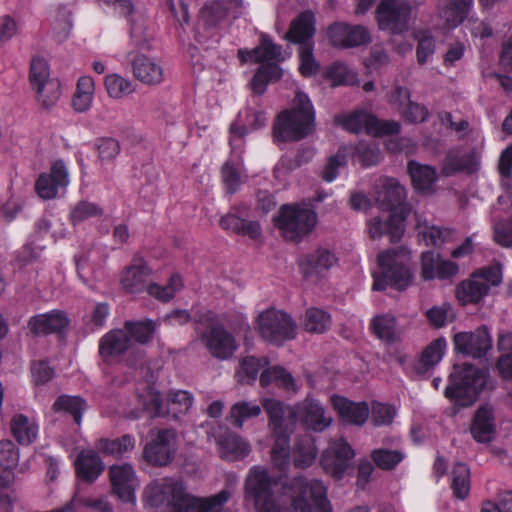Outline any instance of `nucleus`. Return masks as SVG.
Here are the masks:
<instances>
[{"label":"nucleus","instance_id":"6e6d98bb","mask_svg":"<svg viewBox=\"0 0 512 512\" xmlns=\"http://www.w3.org/2000/svg\"><path fill=\"white\" fill-rule=\"evenodd\" d=\"M36 92V99L44 109L53 108L61 98L62 85L58 79L46 82L33 89Z\"/></svg>","mask_w":512,"mask_h":512},{"label":"nucleus","instance_id":"338daca9","mask_svg":"<svg viewBox=\"0 0 512 512\" xmlns=\"http://www.w3.org/2000/svg\"><path fill=\"white\" fill-rule=\"evenodd\" d=\"M396 408L389 404L373 402L371 407V418L375 426L390 425L396 416Z\"/></svg>","mask_w":512,"mask_h":512},{"label":"nucleus","instance_id":"6ab92c4d","mask_svg":"<svg viewBox=\"0 0 512 512\" xmlns=\"http://www.w3.org/2000/svg\"><path fill=\"white\" fill-rule=\"evenodd\" d=\"M326 34L330 44L341 49L366 45L371 41L370 33L366 27L344 22H335L329 25Z\"/></svg>","mask_w":512,"mask_h":512},{"label":"nucleus","instance_id":"8fccbe9b","mask_svg":"<svg viewBox=\"0 0 512 512\" xmlns=\"http://www.w3.org/2000/svg\"><path fill=\"white\" fill-rule=\"evenodd\" d=\"M416 220L419 237L427 246L439 247L446 242L449 235L448 230H441L439 227L430 225L427 220L418 215H416Z\"/></svg>","mask_w":512,"mask_h":512},{"label":"nucleus","instance_id":"774afa93","mask_svg":"<svg viewBox=\"0 0 512 512\" xmlns=\"http://www.w3.org/2000/svg\"><path fill=\"white\" fill-rule=\"evenodd\" d=\"M19 461V450L16 445L8 439L0 441V467L13 469Z\"/></svg>","mask_w":512,"mask_h":512},{"label":"nucleus","instance_id":"c9c22d12","mask_svg":"<svg viewBox=\"0 0 512 512\" xmlns=\"http://www.w3.org/2000/svg\"><path fill=\"white\" fill-rule=\"evenodd\" d=\"M408 170L413 186L418 192L425 194L433 192L437 180V173L433 167L412 160L408 163Z\"/></svg>","mask_w":512,"mask_h":512},{"label":"nucleus","instance_id":"13d9d810","mask_svg":"<svg viewBox=\"0 0 512 512\" xmlns=\"http://www.w3.org/2000/svg\"><path fill=\"white\" fill-rule=\"evenodd\" d=\"M246 125H241V115L230 125L229 144L231 147V156L229 158L240 160L244 152L245 136L248 134Z\"/></svg>","mask_w":512,"mask_h":512},{"label":"nucleus","instance_id":"f257e3e1","mask_svg":"<svg viewBox=\"0 0 512 512\" xmlns=\"http://www.w3.org/2000/svg\"><path fill=\"white\" fill-rule=\"evenodd\" d=\"M273 482L263 467H254L246 481V498L257 512H332L327 487L318 479L295 477L276 498Z\"/></svg>","mask_w":512,"mask_h":512},{"label":"nucleus","instance_id":"393cba45","mask_svg":"<svg viewBox=\"0 0 512 512\" xmlns=\"http://www.w3.org/2000/svg\"><path fill=\"white\" fill-rule=\"evenodd\" d=\"M238 57L242 63H261V65H278L286 59L282 47L263 35L260 45L248 50L239 49Z\"/></svg>","mask_w":512,"mask_h":512},{"label":"nucleus","instance_id":"09e8293b","mask_svg":"<svg viewBox=\"0 0 512 512\" xmlns=\"http://www.w3.org/2000/svg\"><path fill=\"white\" fill-rule=\"evenodd\" d=\"M184 286L183 280L179 274H173L167 285H159L157 283H150L146 287L147 293L161 301L168 302L174 298L175 294L179 292Z\"/></svg>","mask_w":512,"mask_h":512},{"label":"nucleus","instance_id":"dca6fc26","mask_svg":"<svg viewBox=\"0 0 512 512\" xmlns=\"http://www.w3.org/2000/svg\"><path fill=\"white\" fill-rule=\"evenodd\" d=\"M151 439L146 444L143 454L145 459L157 466L169 464L177 450V435L174 430L163 429L150 433Z\"/></svg>","mask_w":512,"mask_h":512},{"label":"nucleus","instance_id":"a19ab883","mask_svg":"<svg viewBox=\"0 0 512 512\" xmlns=\"http://www.w3.org/2000/svg\"><path fill=\"white\" fill-rule=\"evenodd\" d=\"M137 398L143 410L149 412L152 417L165 415L161 395L155 387L148 384H141V387L138 388Z\"/></svg>","mask_w":512,"mask_h":512},{"label":"nucleus","instance_id":"4be33fe9","mask_svg":"<svg viewBox=\"0 0 512 512\" xmlns=\"http://www.w3.org/2000/svg\"><path fill=\"white\" fill-rule=\"evenodd\" d=\"M113 492L124 502L135 503V490L139 480L133 467L128 464L113 465L109 468Z\"/></svg>","mask_w":512,"mask_h":512},{"label":"nucleus","instance_id":"7ed1b4c3","mask_svg":"<svg viewBox=\"0 0 512 512\" xmlns=\"http://www.w3.org/2000/svg\"><path fill=\"white\" fill-rule=\"evenodd\" d=\"M262 405L268 415V427L275 437L271 462L280 471H286L290 465V434L297 420L291 416L295 406L286 407L283 402L271 398H264Z\"/></svg>","mask_w":512,"mask_h":512},{"label":"nucleus","instance_id":"0eeeda50","mask_svg":"<svg viewBox=\"0 0 512 512\" xmlns=\"http://www.w3.org/2000/svg\"><path fill=\"white\" fill-rule=\"evenodd\" d=\"M268 365L269 360L266 357H244L240 362V370L236 373V377L240 382H253L256 380L259 371L263 369L259 378L262 387L276 383L277 386L288 392L296 393L298 391L294 377L286 369L281 366L267 367Z\"/></svg>","mask_w":512,"mask_h":512},{"label":"nucleus","instance_id":"72a5a7b5","mask_svg":"<svg viewBox=\"0 0 512 512\" xmlns=\"http://www.w3.org/2000/svg\"><path fill=\"white\" fill-rule=\"evenodd\" d=\"M447 347L444 338L433 340L421 353L420 358L414 363V371L417 375H424L433 369L443 358Z\"/></svg>","mask_w":512,"mask_h":512},{"label":"nucleus","instance_id":"f3484780","mask_svg":"<svg viewBox=\"0 0 512 512\" xmlns=\"http://www.w3.org/2000/svg\"><path fill=\"white\" fill-rule=\"evenodd\" d=\"M355 453L352 447L342 438L331 441L321 455L320 464L323 469L336 479H341L351 467Z\"/></svg>","mask_w":512,"mask_h":512},{"label":"nucleus","instance_id":"c85d7f7f","mask_svg":"<svg viewBox=\"0 0 512 512\" xmlns=\"http://www.w3.org/2000/svg\"><path fill=\"white\" fill-rule=\"evenodd\" d=\"M477 165L478 160L475 153L455 148L447 152L442 162L441 173L445 176L459 172L471 173L476 170Z\"/></svg>","mask_w":512,"mask_h":512},{"label":"nucleus","instance_id":"f704fd0d","mask_svg":"<svg viewBox=\"0 0 512 512\" xmlns=\"http://www.w3.org/2000/svg\"><path fill=\"white\" fill-rule=\"evenodd\" d=\"M473 438L477 442H490L495 434L493 409L486 405L478 409L471 427Z\"/></svg>","mask_w":512,"mask_h":512},{"label":"nucleus","instance_id":"c03bdc74","mask_svg":"<svg viewBox=\"0 0 512 512\" xmlns=\"http://www.w3.org/2000/svg\"><path fill=\"white\" fill-rule=\"evenodd\" d=\"M370 326L380 340L389 344L396 341V318L393 315H377L371 320Z\"/></svg>","mask_w":512,"mask_h":512},{"label":"nucleus","instance_id":"bf43d9fd","mask_svg":"<svg viewBox=\"0 0 512 512\" xmlns=\"http://www.w3.org/2000/svg\"><path fill=\"white\" fill-rule=\"evenodd\" d=\"M451 486L455 496L465 499L470 491V470L464 463H458L452 470Z\"/></svg>","mask_w":512,"mask_h":512},{"label":"nucleus","instance_id":"4468645a","mask_svg":"<svg viewBox=\"0 0 512 512\" xmlns=\"http://www.w3.org/2000/svg\"><path fill=\"white\" fill-rule=\"evenodd\" d=\"M411 207L402 206L399 212L381 211L380 215L367 221L368 234L372 239H379L388 234L392 242L398 241L405 231V221Z\"/></svg>","mask_w":512,"mask_h":512},{"label":"nucleus","instance_id":"9b49d317","mask_svg":"<svg viewBox=\"0 0 512 512\" xmlns=\"http://www.w3.org/2000/svg\"><path fill=\"white\" fill-rule=\"evenodd\" d=\"M418 6L416 0H381L376 10L379 29L393 34L407 31Z\"/></svg>","mask_w":512,"mask_h":512},{"label":"nucleus","instance_id":"5fc2aeb1","mask_svg":"<svg viewBox=\"0 0 512 512\" xmlns=\"http://www.w3.org/2000/svg\"><path fill=\"white\" fill-rule=\"evenodd\" d=\"M317 455V447L311 437L298 441L293 449V463L298 468L311 466Z\"/></svg>","mask_w":512,"mask_h":512},{"label":"nucleus","instance_id":"c756f323","mask_svg":"<svg viewBox=\"0 0 512 512\" xmlns=\"http://www.w3.org/2000/svg\"><path fill=\"white\" fill-rule=\"evenodd\" d=\"M150 275L151 269L147 263L141 258L134 259L133 264L122 273L121 286L128 293H140L146 290L147 279Z\"/></svg>","mask_w":512,"mask_h":512},{"label":"nucleus","instance_id":"a211bd4d","mask_svg":"<svg viewBox=\"0 0 512 512\" xmlns=\"http://www.w3.org/2000/svg\"><path fill=\"white\" fill-rule=\"evenodd\" d=\"M291 416L297 417L306 429L314 432H322L332 424V417L321 402L310 396L295 405Z\"/></svg>","mask_w":512,"mask_h":512},{"label":"nucleus","instance_id":"a18cd8bd","mask_svg":"<svg viewBox=\"0 0 512 512\" xmlns=\"http://www.w3.org/2000/svg\"><path fill=\"white\" fill-rule=\"evenodd\" d=\"M157 328L156 322L147 319L143 321H126L123 329L130 337L140 344H146L151 340Z\"/></svg>","mask_w":512,"mask_h":512},{"label":"nucleus","instance_id":"5701e85b","mask_svg":"<svg viewBox=\"0 0 512 512\" xmlns=\"http://www.w3.org/2000/svg\"><path fill=\"white\" fill-rule=\"evenodd\" d=\"M472 2L473 0H440L434 29L446 34L456 28L467 16Z\"/></svg>","mask_w":512,"mask_h":512},{"label":"nucleus","instance_id":"de8ad7c7","mask_svg":"<svg viewBox=\"0 0 512 512\" xmlns=\"http://www.w3.org/2000/svg\"><path fill=\"white\" fill-rule=\"evenodd\" d=\"M104 85L108 96L112 99H123L135 91L134 83L117 73L105 76Z\"/></svg>","mask_w":512,"mask_h":512},{"label":"nucleus","instance_id":"4d7b16f0","mask_svg":"<svg viewBox=\"0 0 512 512\" xmlns=\"http://www.w3.org/2000/svg\"><path fill=\"white\" fill-rule=\"evenodd\" d=\"M283 76V69L278 65H261L251 81L256 95H262L269 81L278 80Z\"/></svg>","mask_w":512,"mask_h":512},{"label":"nucleus","instance_id":"cd10ccee","mask_svg":"<svg viewBox=\"0 0 512 512\" xmlns=\"http://www.w3.org/2000/svg\"><path fill=\"white\" fill-rule=\"evenodd\" d=\"M331 403L341 420L347 424L363 426L368 420L370 408L364 401L353 402L345 397L333 395Z\"/></svg>","mask_w":512,"mask_h":512},{"label":"nucleus","instance_id":"2f4dec72","mask_svg":"<svg viewBox=\"0 0 512 512\" xmlns=\"http://www.w3.org/2000/svg\"><path fill=\"white\" fill-rule=\"evenodd\" d=\"M131 347V339L124 329H113L99 340V355L105 361L125 353Z\"/></svg>","mask_w":512,"mask_h":512},{"label":"nucleus","instance_id":"4c0bfd02","mask_svg":"<svg viewBox=\"0 0 512 512\" xmlns=\"http://www.w3.org/2000/svg\"><path fill=\"white\" fill-rule=\"evenodd\" d=\"M10 430L19 444L29 445L37 438L39 427L33 418L15 414L10 421Z\"/></svg>","mask_w":512,"mask_h":512},{"label":"nucleus","instance_id":"680f3d73","mask_svg":"<svg viewBox=\"0 0 512 512\" xmlns=\"http://www.w3.org/2000/svg\"><path fill=\"white\" fill-rule=\"evenodd\" d=\"M327 78L333 86L352 85L357 81L356 73L346 64L336 62L327 71Z\"/></svg>","mask_w":512,"mask_h":512},{"label":"nucleus","instance_id":"0e129e2a","mask_svg":"<svg viewBox=\"0 0 512 512\" xmlns=\"http://www.w3.org/2000/svg\"><path fill=\"white\" fill-rule=\"evenodd\" d=\"M299 71L305 77L315 75L319 70V63L315 59L312 44H304L299 47Z\"/></svg>","mask_w":512,"mask_h":512},{"label":"nucleus","instance_id":"ddd939ff","mask_svg":"<svg viewBox=\"0 0 512 512\" xmlns=\"http://www.w3.org/2000/svg\"><path fill=\"white\" fill-rule=\"evenodd\" d=\"M344 129L352 133L365 132L372 136L393 135L400 131V124L396 121H379L373 115L364 111H355L342 118L336 117Z\"/></svg>","mask_w":512,"mask_h":512},{"label":"nucleus","instance_id":"603ef678","mask_svg":"<svg viewBox=\"0 0 512 512\" xmlns=\"http://www.w3.org/2000/svg\"><path fill=\"white\" fill-rule=\"evenodd\" d=\"M104 215V209L94 202H89L86 200L80 201L75 204L69 213V220L71 223L76 226L85 221L100 218Z\"/></svg>","mask_w":512,"mask_h":512},{"label":"nucleus","instance_id":"3c124183","mask_svg":"<svg viewBox=\"0 0 512 512\" xmlns=\"http://www.w3.org/2000/svg\"><path fill=\"white\" fill-rule=\"evenodd\" d=\"M243 159L237 160L229 158L222 166L221 177L226 191L234 194L242 184Z\"/></svg>","mask_w":512,"mask_h":512},{"label":"nucleus","instance_id":"69168bd1","mask_svg":"<svg viewBox=\"0 0 512 512\" xmlns=\"http://www.w3.org/2000/svg\"><path fill=\"white\" fill-rule=\"evenodd\" d=\"M372 459L379 468L390 470L404 459V454L398 450L377 449L372 452Z\"/></svg>","mask_w":512,"mask_h":512},{"label":"nucleus","instance_id":"6e6552de","mask_svg":"<svg viewBox=\"0 0 512 512\" xmlns=\"http://www.w3.org/2000/svg\"><path fill=\"white\" fill-rule=\"evenodd\" d=\"M318 222L317 213L306 205L281 206L275 225L284 238L298 242L313 232Z\"/></svg>","mask_w":512,"mask_h":512},{"label":"nucleus","instance_id":"58836bf2","mask_svg":"<svg viewBox=\"0 0 512 512\" xmlns=\"http://www.w3.org/2000/svg\"><path fill=\"white\" fill-rule=\"evenodd\" d=\"M216 441L222 458L227 460L244 458L251 451L250 445L233 433H227L225 436L219 437Z\"/></svg>","mask_w":512,"mask_h":512},{"label":"nucleus","instance_id":"2eb2a0df","mask_svg":"<svg viewBox=\"0 0 512 512\" xmlns=\"http://www.w3.org/2000/svg\"><path fill=\"white\" fill-rule=\"evenodd\" d=\"M371 197L381 211L399 212L402 206L411 207L405 202V187L396 178L379 177L373 185Z\"/></svg>","mask_w":512,"mask_h":512},{"label":"nucleus","instance_id":"7c9ffc66","mask_svg":"<svg viewBox=\"0 0 512 512\" xmlns=\"http://www.w3.org/2000/svg\"><path fill=\"white\" fill-rule=\"evenodd\" d=\"M132 70L136 79L145 85H159L164 80L163 67L145 55H137L133 59Z\"/></svg>","mask_w":512,"mask_h":512},{"label":"nucleus","instance_id":"f8f14e48","mask_svg":"<svg viewBox=\"0 0 512 512\" xmlns=\"http://www.w3.org/2000/svg\"><path fill=\"white\" fill-rule=\"evenodd\" d=\"M256 328L264 340L281 345L295 338L297 326L287 313L271 308L259 314Z\"/></svg>","mask_w":512,"mask_h":512},{"label":"nucleus","instance_id":"39448f33","mask_svg":"<svg viewBox=\"0 0 512 512\" xmlns=\"http://www.w3.org/2000/svg\"><path fill=\"white\" fill-rule=\"evenodd\" d=\"M411 252L405 248L387 250L378 255L379 273H373L374 291H382L388 284L396 289L407 288L413 280Z\"/></svg>","mask_w":512,"mask_h":512},{"label":"nucleus","instance_id":"9d476101","mask_svg":"<svg viewBox=\"0 0 512 512\" xmlns=\"http://www.w3.org/2000/svg\"><path fill=\"white\" fill-rule=\"evenodd\" d=\"M198 322L206 327L200 333V340L209 354L221 361L232 358L239 347L234 335L215 320L212 312L200 316Z\"/></svg>","mask_w":512,"mask_h":512},{"label":"nucleus","instance_id":"20e7f679","mask_svg":"<svg viewBox=\"0 0 512 512\" xmlns=\"http://www.w3.org/2000/svg\"><path fill=\"white\" fill-rule=\"evenodd\" d=\"M315 127V110L309 97L299 91L292 106L282 111L273 125L274 142H293L307 137Z\"/></svg>","mask_w":512,"mask_h":512},{"label":"nucleus","instance_id":"423d86ee","mask_svg":"<svg viewBox=\"0 0 512 512\" xmlns=\"http://www.w3.org/2000/svg\"><path fill=\"white\" fill-rule=\"evenodd\" d=\"M488 372L463 363L454 366L449 377L445 396L459 401L463 406L472 404L487 383Z\"/></svg>","mask_w":512,"mask_h":512},{"label":"nucleus","instance_id":"412c9836","mask_svg":"<svg viewBox=\"0 0 512 512\" xmlns=\"http://www.w3.org/2000/svg\"><path fill=\"white\" fill-rule=\"evenodd\" d=\"M453 340L457 352L474 358L485 356L492 347V339L485 326L474 332H459Z\"/></svg>","mask_w":512,"mask_h":512},{"label":"nucleus","instance_id":"e433bc0d","mask_svg":"<svg viewBox=\"0 0 512 512\" xmlns=\"http://www.w3.org/2000/svg\"><path fill=\"white\" fill-rule=\"evenodd\" d=\"M95 82L91 76H81L76 84L71 105L75 112L85 113L90 110L94 101Z\"/></svg>","mask_w":512,"mask_h":512},{"label":"nucleus","instance_id":"f03ea898","mask_svg":"<svg viewBox=\"0 0 512 512\" xmlns=\"http://www.w3.org/2000/svg\"><path fill=\"white\" fill-rule=\"evenodd\" d=\"M231 494L222 490L214 496L198 498L186 492L181 480L160 478L148 484L143 493L145 503L151 507L167 504L170 512H221Z\"/></svg>","mask_w":512,"mask_h":512},{"label":"nucleus","instance_id":"aec40b11","mask_svg":"<svg viewBox=\"0 0 512 512\" xmlns=\"http://www.w3.org/2000/svg\"><path fill=\"white\" fill-rule=\"evenodd\" d=\"M70 183L69 173L62 160L55 161L49 173H42L36 180L35 190L44 200L54 199L60 189H65Z\"/></svg>","mask_w":512,"mask_h":512},{"label":"nucleus","instance_id":"ea45409f","mask_svg":"<svg viewBox=\"0 0 512 512\" xmlns=\"http://www.w3.org/2000/svg\"><path fill=\"white\" fill-rule=\"evenodd\" d=\"M75 465L78 477L89 482L96 480L104 469L98 454L91 450L81 452Z\"/></svg>","mask_w":512,"mask_h":512},{"label":"nucleus","instance_id":"1a4fd4ad","mask_svg":"<svg viewBox=\"0 0 512 512\" xmlns=\"http://www.w3.org/2000/svg\"><path fill=\"white\" fill-rule=\"evenodd\" d=\"M501 282L500 264L480 268L456 286V299L463 306L478 304L490 293L492 287L500 285Z\"/></svg>","mask_w":512,"mask_h":512},{"label":"nucleus","instance_id":"bb28decb","mask_svg":"<svg viewBox=\"0 0 512 512\" xmlns=\"http://www.w3.org/2000/svg\"><path fill=\"white\" fill-rule=\"evenodd\" d=\"M69 325V318L62 310H51L32 316L27 324L33 335H48L64 330Z\"/></svg>","mask_w":512,"mask_h":512},{"label":"nucleus","instance_id":"37998d69","mask_svg":"<svg viewBox=\"0 0 512 512\" xmlns=\"http://www.w3.org/2000/svg\"><path fill=\"white\" fill-rule=\"evenodd\" d=\"M302 325L309 333L322 334L330 328L331 316L320 308L310 307L303 315Z\"/></svg>","mask_w":512,"mask_h":512},{"label":"nucleus","instance_id":"49530a36","mask_svg":"<svg viewBox=\"0 0 512 512\" xmlns=\"http://www.w3.org/2000/svg\"><path fill=\"white\" fill-rule=\"evenodd\" d=\"M135 443V438L132 435L125 434L113 440L100 439L97 448L105 454L122 457L135 448Z\"/></svg>","mask_w":512,"mask_h":512},{"label":"nucleus","instance_id":"e2e57ef3","mask_svg":"<svg viewBox=\"0 0 512 512\" xmlns=\"http://www.w3.org/2000/svg\"><path fill=\"white\" fill-rule=\"evenodd\" d=\"M54 78L50 77V67L48 62L41 57H35L31 61L29 80L32 88L46 84V82L53 81Z\"/></svg>","mask_w":512,"mask_h":512},{"label":"nucleus","instance_id":"864d4df0","mask_svg":"<svg viewBox=\"0 0 512 512\" xmlns=\"http://www.w3.org/2000/svg\"><path fill=\"white\" fill-rule=\"evenodd\" d=\"M262 412L259 404L253 401H239L230 409V419L232 424L241 429L245 421L258 417Z\"/></svg>","mask_w":512,"mask_h":512},{"label":"nucleus","instance_id":"473e14b6","mask_svg":"<svg viewBox=\"0 0 512 512\" xmlns=\"http://www.w3.org/2000/svg\"><path fill=\"white\" fill-rule=\"evenodd\" d=\"M315 32V15L312 11L306 10L291 22L285 38L302 46L304 44H311L310 40L315 35Z\"/></svg>","mask_w":512,"mask_h":512},{"label":"nucleus","instance_id":"79ce46f5","mask_svg":"<svg viewBox=\"0 0 512 512\" xmlns=\"http://www.w3.org/2000/svg\"><path fill=\"white\" fill-rule=\"evenodd\" d=\"M194 397L186 390H170L167 394V409L165 414L179 418L185 415L193 406Z\"/></svg>","mask_w":512,"mask_h":512},{"label":"nucleus","instance_id":"b1692460","mask_svg":"<svg viewBox=\"0 0 512 512\" xmlns=\"http://www.w3.org/2000/svg\"><path fill=\"white\" fill-rule=\"evenodd\" d=\"M336 262L337 258L331 251L319 248L299 261V269L305 279L316 282L325 277Z\"/></svg>","mask_w":512,"mask_h":512},{"label":"nucleus","instance_id":"a878e982","mask_svg":"<svg viewBox=\"0 0 512 512\" xmlns=\"http://www.w3.org/2000/svg\"><path fill=\"white\" fill-rule=\"evenodd\" d=\"M459 273L457 263L443 259L439 254L431 251L422 253L421 276L424 280H448Z\"/></svg>","mask_w":512,"mask_h":512},{"label":"nucleus","instance_id":"052dcab7","mask_svg":"<svg viewBox=\"0 0 512 512\" xmlns=\"http://www.w3.org/2000/svg\"><path fill=\"white\" fill-rule=\"evenodd\" d=\"M85 408L86 404L82 398L68 395L59 396L53 405L56 412L64 411L71 414L77 424L81 423Z\"/></svg>","mask_w":512,"mask_h":512}]
</instances>
